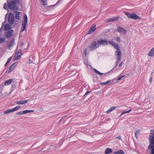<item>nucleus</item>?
I'll return each mask as SVG.
<instances>
[{
	"instance_id": "nucleus-46",
	"label": "nucleus",
	"mask_w": 154,
	"mask_h": 154,
	"mask_svg": "<svg viewBox=\"0 0 154 154\" xmlns=\"http://www.w3.org/2000/svg\"><path fill=\"white\" fill-rule=\"evenodd\" d=\"M3 40L2 39L0 38V44L2 43L3 42Z\"/></svg>"
},
{
	"instance_id": "nucleus-1",
	"label": "nucleus",
	"mask_w": 154,
	"mask_h": 154,
	"mask_svg": "<svg viewBox=\"0 0 154 154\" xmlns=\"http://www.w3.org/2000/svg\"><path fill=\"white\" fill-rule=\"evenodd\" d=\"M148 140L149 145L148 147V149L151 150V154H154V129L150 130Z\"/></svg>"
},
{
	"instance_id": "nucleus-42",
	"label": "nucleus",
	"mask_w": 154,
	"mask_h": 154,
	"mask_svg": "<svg viewBox=\"0 0 154 154\" xmlns=\"http://www.w3.org/2000/svg\"><path fill=\"white\" fill-rule=\"evenodd\" d=\"M152 81V76L150 77L149 79V82H151Z\"/></svg>"
},
{
	"instance_id": "nucleus-19",
	"label": "nucleus",
	"mask_w": 154,
	"mask_h": 154,
	"mask_svg": "<svg viewBox=\"0 0 154 154\" xmlns=\"http://www.w3.org/2000/svg\"><path fill=\"white\" fill-rule=\"evenodd\" d=\"M112 150L110 148H107L106 149L105 152V154H109L112 152Z\"/></svg>"
},
{
	"instance_id": "nucleus-32",
	"label": "nucleus",
	"mask_w": 154,
	"mask_h": 154,
	"mask_svg": "<svg viewBox=\"0 0 154 154\" xmlns=\"http://www.w3.org/2000/svg\"><path fill=\"white\" fill-rule=\"evenodd\" d=\"M112 81V80H109L107 81L106 82H102V83H101V84L102 85H106L108 83H109Z\"/></svg>"
},
{
	"instance_id": "nucleus-11",
	"label": "nucleus",
	"mask_w": 154,
	"mask_h": 154,
	"mask_svg": "<svg viewBox=\"0 0 154 154\" xmlns=\"http://www.w3.org/2000/svg\"><path fill=\"white\" fill-rule=\"evenodd\" d=\"M116 31H118L120 33H122L124 34H126V31L121 26H118Z\"/></svg>"
},
{
	"instance_id": "nucleus-20",
	"label": "nucleus",
	"mask_w": 154,
	"mask_h": 154,
	"mask_svg": "<svg viewBox=\"0 0 154 154\" xmlns=\"http://www.w3.org/2000/svg\"><path fill=\"white\" fill-rule=\"evenodd\" d=\"M113 154H125V153L123 150L120 149L118 151L114 152Z\"/></svg>"
},
{
	"instance_id": "nucleus-27",
	"label": "nucleus",
	"mask_w": 154,
	"mask_h": 154,
	"mask_svg": "<svg viewBox=\"0 0 154 154\" xmlns=\"http://www.w3.org/2000/svg\"><path fill=\"white\" fill-rule=\"evenodd\" d=\"M20 106H17L16 107H15L14 108L12 109V112H14V111L18 110L19 109V108H20Z\"/></svg>"
},
{
	"instance_id": "nucleus-12",
	"label": "nucleus",
	"mask_w": 154,
	"mask_h": 154,
	"mask_svg": "<svg viewBox=\"0 0 154 154\" xmlns=\"http://www.w3.org/2000/svg\"><path fill=\"white\" fill-rule=\"evenodd\" d=\"M14 40V38H13L11 41L10 42V43L8 45V48L9 50L11 49V48L15 44Z\"/></svg>"
},
{
	"instance_id": "nucleus-22",
	"label": "nucleus",
	"mask_w": 154,
	"mask_h": 154,
	"mask_svg": "<svg viewBox=\"0 0 154 154\" xmlns=\"http://www.w3.org/2000/svg\"><path fill=\"white\" fill-rule=\"evenodd\" d=\"M16 13V15H15V18L17 20H20V12H17V11H15Z\"/></svg>"
},
{
	"instance_id": "nucleus-16",
	"label": "nucleus",
	"mask_w": 154,
	"mask_h": 154,
	"mask_svg": "<svg viewBox=\"0 0 154 154\" xmlns=\"http://www.w3.org/2000/svg\"><path fill=\"white\" fill-rule=\"evenodd\" d=\"M148 55L150 57H153L154 56V47L150 50Z\"/></svg>"
},
{
	"instance_id": "nucleus-17",
	"label": "nucleus",
	"mask_w": 154,
	"mask_h": 154,
	"mask_svg": "<svg viewBox=\"0 0 154 154\" xmlns=\"http://www.w3.org/2000/svg\"><path fill=\"white\" fill-rule=\"evenodd\" d=\"M28 100H19L16 102V103L17 104H23L28 102Z\"/></svg>"
},
{
	"instance_id": "nucleus-34",
	"label": "nucleus",
	"mask_w": 154,
	"mask_h": 154,
	"mask_svg": "<svg viewBox=\"0 0 154 154\" xmlns=\"http://www.w3.org/2000/svg\"><path fill=\"white\" fill-rule=\"evenodd\" d=\"M125 75H122L120 77H119L118 78L116 79V80L117 81H119L122 79L123 77H125Z\"/></svg>"
},
{
	"instance_id": "nucleus-36",
	"label": "nucleus",
	"mask_w": 154,
	"mask_h": 154,
	"mask_svg": "<svg viewBox=\"0 0 154 154\" xmlns=\"http://www.w3.org/2000/svg\"><path fill=\"white\" fill-rule=\"evenodd\" d=\"M116 40L117 42H121V39L119 37H117L116 38Z\"/></svg>"
},
{
	"instance_id": "nucleus-18",
	"label": "nucleus",
	"mask_w": 154,
	"mask_h": 154,
	"mask_svg": "<svg viewBox=\"0 0 154 154\" xmlns=\"http://www.w3.org/2000/svg\"><path fill=\"white\" fill-rule=\"evenodd\" d=\"M15 65L16 63H14L11 65V66L9 68V71L8 72H11L12 71H13L14 70Z\"/></svg>"
},
{
	"instance_id": "nucleus-3",
	"label": "nucleus",
	"mask_w": 154,
	"mask_h": 154,
	"mask_svg": "<svg viewBox=\"0 0 154 154\" xmlns=\"http://www.w3.org/2000/svg\"><path fill=\"white\" fill-rule=\"evenodd\" d=\"M124 13L129 18L132 19L134 20L140 19V18L135 14H131L126 12H125Z\"/></svg>"
},
{
	"instance_id": "nucleus-6",
	"label": "nucleus",
	"mask_w": 154,
	"mask_h": 154,
	"mask_svg": "<svg viewBox=\"0 0 154 154\" xmlns=\"http://www.w3.org/2000/svg\"><path fill=\"white\" fill-rule=\"evenodd\" d=\"M14 17L13 14L11 12L9 13L8 21L9 23L11 25H13L14 22Z\"/></svg>"
},
{
	"instance_id": "nucleus-7",
	"label": "nucleus",
	"mask_w": 154,
	"mask_h": 154,
	"mask_svg": "<svg viewBox=\"0 0 154 154\" xmlns=\"http://www.w3.org/2000/svg\"><path fill=\"white\" fill-rule=\"evenodd\" d=\"M108 43L111 45L116 49L118 50L117 51H121V49L118 45L116 44V43L112 41H108Z\"/></svg>"
},
{
	"instance_id": "nucleus-31",
	"label": "nucleus",
	"mask_w": 154,
	"mask_h": 154,
	"mask_svg": "<svg viewBox=\"0 0 154 154\" xmlns=\"http://www.w3.org/2000/svg\"><path fill=\"white\" fill-rule=\"evenodd\" d=\"M119 16L116 17H112V20H113V21H116L118 20L119 19Z\"/></svg>"
},
{
	"instance_id": "nucleus-26",
	"label": "nucleus",
	"mask_w": 154,
	"mask_h": 154,
	"mask_svg": "<svg viewBox=\"0 0 154 154\" xmlns=\"http://www.w3.org/2000/svg\"><path fill=\"white\" fill-rule=\"evenodd\" d=\"M140 130H137L136 132L135 133V135L136 137L137 138L138 137V135L140 134Z\"/></svg>"
},
{
	"instance_id": "nucleus-28",
	"label": "nucleus",
	"mask_w": 154,
	"mask_h": 154,
	"mask_svg": "<svg viewBox=\"0 0 154 154\" xmlns=\"http://www.w3.org/2000/svg\"><path fill=\"white\" fill-rule=\"evenodd\" d=\"M93 70L94 71V72L96 73H97V74H98L100 75H102L104 74V73H102L100 72H99V71H98V70H97L95 69H93Z\"/></svg>"
},
{
	"instance_id": "nucleus-14",
	"label": "nucleus",
	"mask_w": 154,
	"mask_h": 154,
	"mask_svg": "<svg viewBox=\"0 0 154 154\" xmlns=\"http://www.w3.org/2000/svg\"><path fill=\"white\" fill-rule=\"evenodd\" d=\"M96 29V25H93L90 27L89 30L88 31V33L91 34Z\"/></svg>"
},
{
	"instance_id": "nucleus-24",
	"label": "nucleus",
	"mask_w": 154,
	"mask_h": 154,
	"mask_svg": "<svg viewBox=\"0 0 154 154\" xmlns=\"http://www.w3.org/2000/svg\"><path fill=\"white\" fill-rule=\"evenodd\" d=\"M11 112H13L12 109H8L4 112V114H6Z\"/></svg>"
},
{
	"instance_id": "nucleus-4",
	"label": "nucleus",
	"mask_w": 154,
	"mask_h": 154,
	"mask_svg": "<svg viewBox=\"0 0 154 154\" xmlns=\"http://www.w3.org/2000/svg\"><path fill=\"white\" fill-rule=\"evenodd\" d=\"M24 21L23 22L22 27L21 30L20 32H23L24 30H25L26 29V25L27 23V15L25 14L24 16Z\"/></svg>"
},
{
	"instance_id": "nucleus-45",
	"label": "nucleus",
	"mask_w": 154,
	"mask_h": 154,
	"mask_svg": "<svg viewBox=\"0 0 154 154\" xmlns=\"http://www.w3.org/2000/svg\"><path fill=\"white\" fill-rule=\"evenodd\" d=\"M5 4H4V8L5 9H7V7L6 6H5Z\"/></svg>"
},
{
	"instance_id": "nucleus-40",
	"label": "nucleus",
	"mask_w": 154,
	"mask_h": 154,
	"mask_svg": "<svg viewBox=\"0 0 154 154\" xmlns=\"http://www.w3.org/2000/svg\"><path fill=\"white\" fill-rule=\"evenodd\" d=\"M116 139V138H118V139H119L120 140H122V139H121V136L120 135H119L117 137H116L115 138Z\"/></svg>"
},
{
	"instance_id": "nucleus-5",
	"label": "nucleus",
	"mask_w": 154,
	"mask_h": 154,
	"mask_svg": "<svg viewBox=\"0 0 154 154\" xmlns=\"http://www.w3.org/2000/svg\"><path fill=\"white\" fill-rule=\"evenodd\" d=\"M99 46V45L98 42H97L94 41L91 44L88 48L91 49V51H92L96 49L97 48H98Z\"/></svg>"
},
{
	"instance_id": "nucleus-43",
	"label": "nucleus",
	"mask_w": 154,
	"mask_h": 154,
	"mask_svg": "<svg viewBox=\"0 0 154 154\" xmlns=\"http://www.w3.org/2000/svg\"><path fill=\"white\" fill-rule=\"evenodd\" d=\"M91 92V91H86L84 95L85 96V95H86L88 94L89 93H90Z\"/></svg>"
},
{
	"instance_id": "nucleus-13",
	"label": "nucleus",
	"mask_w": 154,
	"mask_h": 154,
	"mask_svg": "<svg viewBox=\"0 0 154 154\" xmlns=\"http://www.w3.org/2000/svg\"><path fill=\"white\" fill-rule=\"evenodd\" d=\"M13 81V79H10L6 81L4 83V85L3 84L2 85V88L1 89L2 91L4 89V85L6 86L8 85H10L12 82Z\"/></svg>"
},
{
	"instance_id": "nucleus-44",
	"label": "nucleus",
	"mask_w": 154,
	"mask_h": 154,
	"mask_svg": "<svg viewBox=\"0 0 154 154\" xmlns=\"http://www.w3.org/2000/svg\"><path fill=\"white\" fill-rule=\"evenodd\" d=\"M123 62H122L119 65V67L123 65Z\"/></svg>"
},
{
	"instance_id": "nucleus-15",
	"label": "nucleus",
	"mask_w": 154,
	"mask_h": 154,
	"mask_svg": "<svg viewBox=\"0 0 154 154\" xmlns=\"http://www.w3.org/2000/svg\"><path fill=\"white\" fill-rule=\"evenodd\" d=\"M14 30H10L8 31L5 34L6 37L7 38L10 37L12 35Z\"/></svg>"
},
{
	"instance_id": "nucleus-38",
	"label": "nucleus",
	"mask_w": 154,
	"mask_h": 154,
	"mask_svg": "<svg viewBox=\"0 0 154 154\" xmlns=\"http://www.w3.org/2000/svg\"><path fill=\"white\" fill-rule=\"evenodd\" d=\"M88 48H87L85 50V51H84V54H85V56H86V54H87V50L88 49Z\"/></svg>"
},
{
	"instance_id": "nucleus-30",
	"label": "nucleus",
	"mask_w": 154,
	"mask_h": 154,
	"mask_svg": "<svg viewBox=\"0 0 154 154\" xmlns=\"http://www.w3.org/2000/svg\"><path fill=\"white\" fill-rule=\"evenodd\" d=\"M11 58H12V57H10V58H9L8 59L7 61L6 62V63L5 64V66H6L7 65L8 63L11 61Z\"/></svg>"
},
{
	"instance_id": "nucleus-21",
	"label": "nucleus",
	"mask_w": 154,
	"mask_h": 154,
	"mask_svg": "<svg viewBox=\"0 0 154 154\" xmlns=\"http://www.w3.org/2000/svg\"><path fill=\"white\" fill-rule=\"evenodd\" d=\"M5 30H8L11 29V26L8 24H6L5 26Z\"/></svg>"
},
{
	"instance_id": "nucleus-10",
	"label": "nucleus",
	"mask_w": 154,
	"mask_h": 154,
	"mask_svg": "<svg viewBox=\"0 0 154 154\" xmlns=\"http://www.w3.org/2000/svg\"><path fill=\"white\" fill-rule=\"evenodd\" d=\"M22 54V52L21 50H19L17 53H15V58L14 59V60H17L19 59L20 57L21 56Z\"/></svg>"
},
{
	"instance_id": "nucleus-25",
	"label": "nucleus",
	"mask_w": 154,
	"mask_h": 154,
	"mask_svg": "<svg viewBox=\"0 0 154 154\" xmlns=\"http://www.w3.org/2000/svg\"><path fill=\"white\" fill-rule=\"evenodd\" d=\"M34 111V110H25L23 111V113L25 114L29 112H33Z\"/></svg>"
},
{
	"instance_id": "nucleus-39",
	"label": "nucleus",
	"mask_w": 154,
	"mask_h": 154,
	"mask_svg": "<svg viewBox=\"0 0 154 154\" xmlns=\"http://www.w3.org/2000/svg\"><path fill=\"white\" fill-rule=\"evenodd\" d=\"M116 60H117V61L116 62V65L114 67L112 70L113 69H114L115 68V67H116L118 65V63H119V61L118 60V59H116Z\"/></svg>"
},
{
	"instance_id": "nucleus-48",
	"label": "nucleus",
	"mask_w": 154,
	"mask_h": 154,
	"mask_svg": "<svg viewBox=\"0 0 154 154\" xmlns=\"http://www.w3.org/2000/svg\"><path fill=\"white\" fill-rule=\"evenodd\" d=\"M29 63H32V61H31V60H29Z\"/></svg>"
},
{
	"instance_id": "nucleus-8",
	"label": "nucleus",
	"mask_w": 154,
	"mask_h": 154,
	"mask_svg": "<svg viewBox=\"0 0 154 154\" xmlns=\"http://www.w3.org/2000/svg\"><path fill=\"white\" fill-rule=\"evenodd\" d=\"M115 57L118 60L120 61L121 59L122 55L121 51H116L115 52Z\"/></svg>"
},
{
	"instance_id": "nucleus-33",
	"label": "nucleus",
	"mask_w": 154,
	"mask_h": 154,
	"mask_svg": "<svg viewBox=\"0 0 154 154\" xmlns=\"http://www.w3.org/2000/svg\"><path fill=\"white\" fill-rule=\"evenodd\" d=\"M112 18H111L109 19H107L106 20V22H113V21L112 20Z\"/></svg>"
},
{
	"instance_id": "nucleus-29",
	"label": "nucleus",
	"mask_w": 154,
	"mask_h": 154,
	"mask_svg": "<svg viewBox=\"0 0 154 154\" xmlns=\"http://www.w3.org/2000/svg\"><path fill=\"white\" fill-rule=\"evenodd\" d=\"M131 110H132V109H130L128 111H125L123 112H122V113L121 114L120 116H121L122 115L125 114V113H128L129 112H130L131 111Z\"/></svg>"
},
{
	"instance_id": "nucleus-37",
	"label": "nucleus",
	"mask_w": 154,
	"mask_h": 154,
	"mask_svg": "<svg viewBox=\"0 0 154 154\" xmlns=\"http://www.w3.org/2000/svg\"><path fill=\"white\" fill-rule=\"evenodd\" d=\"M16 114L18 115H22L23 114H23V111H20V112H18L17 113H16Z\"/></svg>"
},
{
	"instance_id": "nucleus-35",
	"label": "nucleus",
	"mask_w": 154,
	"mask_h": 154,
	"mask_svg": "<svg viewBox=\"0 0 154 154\" xmlns=\"http://www.w3.org/2000/svg\"><path fill=\"white\" fill-rule=\"evenodd\" d=\"M46 0H42V2H43V4L44 5H46L47 4L46 2Z\"/></svg>"
},
{
	"instance_id": "nucleus-47",
	"label": "nucleus",
	"mask_w": 154,
	"mask_h": 154,
	"mask_svg": "<svg viewBox=\"0 0 154 154\" xmlns=\"http://www.w3.org/2000/svg\"><path fill=\"white\" fill-rule=\"evenodd\" d=\"M2 30H3V29H2V28H1L0 29V32H2Z\"/></svg>"
},
{
	"instance_id": "nucleus-2",
	"label": "nucleus",
	"mask_w": 154,
	"mask_h": 154,
	"mask_svg": "<svg viewBox=\"0 0 154 154\" xmlns=\"http://www.w3.org/2000/svg\"><path fill=\"white\" fill-rule=\"evenodd\" d=\"M19 2L20 0H14V1H10L8 3L9 8L12 10H14L16 8V10H17L19 8L16 6V4H19Z\"/></svg>"
},
{
	"instance_id": "nucleus-23",
	"label": "nucleus",
	"mask_w": 154,
	"mask_h": 154,
	"mask_svg": "<svg viewBox=\"0 0 154 154\" xmlns=\"http://www.w3.org/2000/svg\"><path fill=\"white\" fill-rule=\"evenodd\" d=\"M116 108V107L114 106H112L110 107L108 110L106 111V112L108 113L111 112L113 110H114Z\"/></svg>"
},
{
	"instance_id": "nucleus-41",
	"label": "nucleus",
	"mask_w": 154,
	"mask_h": 154,
	"mask_svg": "<svg viewBox=\"0 0 154 154\" xmlns=\"http://www.w3.org/2000/svg\"><path fill=\"white\" fill-rule=\"evenodd\" d=\"M61 1V0H59L57 2V3H56V4L54 5H51V6H54L56 4H58V3H60V2Z\"/></svg>"
},
{
	"instance_id": "nucleus-9",
	"label": "nucleus",
	"mask_w": 154,
	"mask_h": 154,
	"mask_svg": "<svg viewBox=\"0 0 154 154\" xmlns=\"http://www.w3.org/2000/svg\"><path fill=\"white\" fill-rule=\"evenodd\" d=\"M97 42L99 45H108V41L106 39H99L97 40Z\"/></svg>"
}]
</instances>
